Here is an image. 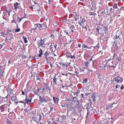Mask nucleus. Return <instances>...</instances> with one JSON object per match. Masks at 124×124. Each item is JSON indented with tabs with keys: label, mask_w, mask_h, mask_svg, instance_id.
<instances>
[{
	"label": "nucleus",
	"mask_w": 124,
	"mask_h": 124,
	"mask_svg": "<svg viewBox=\"0 0 124 124\" xmlns=\"http://www.w3.org/2000/svg\"><path fill=\"white\" fill-rule=\"evenodd\" d=\"M41 89L38 88L34 92V94L36 95H38L39 91L41 90Z\"/></svg>",
	"instance_id": "25"
},
{
	"label": "nucleus",
	"mask_w": 124,
	"mask_h": 124,
	"mask_svg": "<svg viewBox=\"0 0 124 124\" xmlns=\"http://www.w3.org/2000/svg\"><path fill=\"white\" fill-rule=\"evenodd\" d=\"M99 29L97 28H96L95 29V30H96V32H97L98 34H100V32L99 31Z\"/></svg>",
	"instance_id": "45"
},
{
	"label": "nucleus",
	"mask_w": 124,
	"mask_h": 124,
	"mask_svg": "<svg viewBox=\"0 0 124 124\" xmlns=\"http://www.w3.org/2000/svg\"><path fill=\"white\" fill-rule=\"evenodd\" d=\"M20 31V28H17L15 30V32H18Z\"/></svg>",
	"instance_id": "50"
},
{
	"label": "nucleus",
	"mask_w": 124,
	"mask_h": 124,
	"mask_svg": "<svg viewBox=\"0 0 124 124\" xmlns=\"http://www.w3.org/2000/svg\"><path fill=\"white\" fill-rule=\"evenodd\" d=\"M10 99L11 100L14 101H16V99H17V98H16V96H14L13 95L12 96H11L10 97Z\"/></svg>",
	"instance_id": "16"
},
{
	"label": "nucleus",
	"mask_w": 124,
	"mask_h": 124,
	"mask_svg": "<svg viewBox=\"0 0 124 124\" xmlns=\"http://www.w3.org/2000/svg\"><path fill=\"white\" fill-rule=\"evenodd\" d=\"M75 14V16L74 17V18L75 21H76L78 19L79 16L78 15L76 14V13Z\"/></svg>",
	"instance_id": "27"
},
{
	"label": "nucleus",
	"mask_w": 124,
	"mask_h": 124,
	"mask_svg": "<svg viewBox=\"0 0 124 124\" xmlns=\"http://www.w3.org/2000/svg\"><path fill=\"white\" fill-rule=\"evenodd\" d=\"M23 38L24 39V42L25 43H27L28 42V41L27 40V38L25 37L24 36L23 37Z\"/></svg>",
	"instance_id": "37"
},
{
	"label": "nucleus",
	"mask_w": 124,
	"mask_h": 124,
	"mask_svg": "<svg viewBox=\"0 0 124 124\" xmlns=\"http://www.w3.org/2000/svg\"><path fill=\"white\" fill-rule=\"evenodd\" d=\"M42 51L41 49H40L39 51V54L38 55V56L39 57H41L42 56V55L43 54Z\"/></svg>",
	"instance_id": "26"
},
{
	"label": "nucleus",
	"mask_w": 124,
	"mask_h": 124,
	"mask_svg": "<svg viewBox=\"0 0 124 124\" xmlns=\"http://www.w3.org/2000/svg\"><path fill=\"white\" fill-rule=\"evenodd\" d=\"M5 107V105H2L0 106V110L1 112L4 111V108Z\"/></svg>",
	"instance_id": "22"
},
{
	"label": "nucleus",
	"mask_w": 124,
	"mask_h": 124,
	"mask_svg": "<svg viewBox=\"0 0 124 124\" xmlns=\"http://www.w3.org/2000/svg\"><path fill=\"white\" fill-rule=\"evenodd\" d=\"M3 67L2 66L0 65V79L1 78V77L3 76L4 70V69L2 68Z\"/></svg>",
	"instance_id": "9"
},
{
	"label": "nucleus",
	"mask_w": 124,
	"mask_h": 124,
	"mask_svg": "<svg viewBox=\"0 0 124 124\" xmlns=\"http://www.w3.org/2000/svg\"><path fill=\"white\" fill-rule=\"evenodd\" d=\"M117 57V55L116 54V55H115V56H113V57H112V59H114V58H115L116 57Z\"/></svg>",
	"instance_id": "56"
},
{
	"label": "nucleus",
	"mask_w": 124,
	"mask_h": 124,
	"mask_svg": "<svg viewBox=\"0 0 124 124\" xmlns=\"http://www.w3.org/2000/svg\"><path fill=\"white\" fill-rule=\"evenodd\" d=\"M54 35L53 34H52L50 36H49L48 37H51L52 38H54Z\"/></svg>",
	"instance_id": "49"
},
{
	"label": "nucleus",
	"mask_w": 124,
	"mask_h": 124,
	"mask_svg": "<svg viewBox=\"0 0 124 124\" xmlns=\"http://www.w3.org/2000/svg\"><path fill=\"white\" fill-rule=\"evenodd\" d=\"M104 28L103 29L105 31V32H106V30L108 29V28L105 26H104Z\"/></svg>",
	"instance_id": "47"
},
{
	"label": "nucleus",
	"mask_w": 124,
	"mask_h": 124,
	"mask_svg": "<svg viewBox=\"0 0 124 124\" xmlns=\"http://www.w3.org/2000/svg\"><path fill=\"white\" fill-rule=\"evenodd\" d=\"M34 6V5H32L31 7H29V8H30L31 9H33V6Z\"/></svg>",
	"instance_id": "58"
},
{
	"label": "nucleus",
	"mask_w": 124,
	"mask_h": 124,
	"mask_svg": "<svg viewBox=\"0 0 124 124\" xmlns=\"http://www.w3.org/2000/svg\"><path fill=\"white\" fill-rule=\"evenodd\" d=\"M47 124H53L54 120L52 119L51 121L48 120L47 121Z\"/></svg>",
	"instance_id": "29"
},
{
	"label": "nucleus",
	"mask_w": 124,
	"mask_h": 124,
	"mask_svg": "<svg viewBox=\"0 0 124 124\" xmlns=\"http://www.w3.org/2000/svg\"><path fill=\"white\" fill-rule=\"evenodd\" d=\"M72 99H73V101H77V100L78 99L77 98V97L75 96V97H73Z\"/></svg>",
	"instance_id": "40"
},
{
	"label": "nucleus",
	"mask_w": 124,
	"mask_h": 124,
	"mask_svg": "<svg viewBox=\"0 0 124 124\" xmlns=\"http://www.w3.org/2000/svg\"><path fill=\"white\" fill-rule=\"evenodd\" d=\"M124 86L123 85H121V89H124Z\"/></svg>",
	"instance_id": "62"
},
{
	"label": "nucleus",
	"mask_w": 124,
	"mask_h": 124,
	"mask_svg": "<svg viewBox=\"0 0 124 124\" xmlns=\"http://www.w3.org/2000/svg\"><path fill=\"white\" fill-rule=\"evenodd\" d=\"M73 68L70 66H69L68 68V70L69 71H71L72 70Z\"/></svg>",
	"instance_id": "38"
},
{
	"label": "nucleus",
	"mask_w": 124,
	"mask_h": 124,
	"mask_svg": "<svg viewBox=\"0 0 124 124\" xmlns=\"http://www.w3.org/2000/svg\"><path fill=\"white\" fill-rule=\"evenodd\" d=\"M53 98L54 103L56 104L58 103L59 100V99L55 97L54 96L53 97Z\"/></svg>",
	"instance_id": "13"
},
{
	"label": "nucleus",
	"mask_w": 124,
	"mask_h": 124,
	"mask_svg": "<svg viewBox=\"0 0 124 124\" xmlns=\"http://www.w3.org/2000/svg\"><path fill=\"white\" fill-rule=\"evenodd\" d=\"M49 104L52 106L51 107H50V110L49 111V112H52L54 108V105L51 102Z\"/></svg>",
	"instance_id": "20"
},
{
	"label": "nucleus",
	"mask_w": 124,
	"mask_h": 124,
	"mask_svg": "<svg viewBox=\"0 0 124 124\" xmlns=\"http://www.w3.org/2000/svg\"><path fill=\"white\" fill-rule=\"evenodd\" d=\"M27 92H25V96H26V98L25 100H26V98L27 99H30V98H29V97H27ZM30 98H31L30 97Z\"/></svg>",
	"instance_id": "44"
},
{
	"label": "nucleus",
	"mask_w": 124,
	"mask_h": 124,
	"mask_svg": "<svg viewBox=\"0 0 124 124\" xmlns=\"http://www.w3.org/2000/svg\"><path fill=\"white\" fill-rule=\"evenodd\" d=\"M44 43V39H42L41 38L40 40H38L37 43L38 45L39 46L38 48H39L40 47H41L43 45Z\"/></svg>",
	"instance_id": "2"
},
{
	"label": "nucleus",
	"mask_w": 124,
	"mask_h": 124,
	"mask_svg": "<svg viewBox=\"0 0 124 124\" xmlns=\"http://www.w3.org/2000/svg\"><path fill=\"white\" fill-rule=\"evenodd\" d=\"M42 116H44V114L43 113H42L41 115H40L38 116V117H39V119L38 120V122L40 121V120H41V118L42 117Z\"/></svg>",
	"instance_id": "30"
},
{
	"label": "nucleus",
	"mask_w": 124,
	"mask_h": 124,
	"mask_svg": "<svg viewBox=\"0 0 124 124\" xmlns=\"http://www.w3.org/2000/svg\"><path fill=\"white\" fill-rule=\"evenodd\" d=\"M18 5L19 4L17 2L14 3V6L15 10H16L18 8H19Z\"/></svg>",
	"instance_id": "15"
},
{
	"label": "nucleus",
	"mask_w": 124,
	"mask_h": 124,
	"mask_svg": "<svg viewBox=\"0 0 124 124\" xmlns=\"http://www.w3.org/2000/svg\"><path fill=\"white\" fill-rule=\"evenodd\" d=\"M32 98H30V99H27L26 98V100H25V103L26 104L27 103L28 104H30V103L31 102Z\"/></svg>",
	"instance_id": "19"
},
{
	"label": "nucleus",
	"mask_w": 124,
	"mask_h": 124,
	"mask_svg": "<svg viewBox=\"0 0 124 124\" xmlns=\"http://www.w3.org/2000/svg\"><path fill=\"white\" fill-rule=\"evenodd\" d=\"M82 28L83 29L85 28V29H87V27L86 26H82Z\"/></svg>",
	"instance_id": "57"
},
{
	"label": "nucleus",
	"mask_w": 124,
	"mask_h": 124,
	"mask_svg": "<svg viewBox=\"0 0 124 124\" xmlns=\"http://www.w3.org/2000/svg\"><path fill=\"white\" fill-rule=\"evenodd\" d=\"M48 84L47 85L45 83L44 85V87L42 89V91H45L46 89L48 90L49 93H50L51 86H49L48 85Z\"/></svg>",
	"instance_id": "7"
},
{
	"label": "nucleus",
	"mask_w": 124,
	"mask_h": 124,
	"mask_svg": "<svg viewBox=\"0 0 124 124\" xmlns=\"http://www.w3.org/2000/svg\"><path fill=\"white\" fill-rule=\"evenodd\" d=\"M89 93H85L84 95H85V96L86 97L87 96L89 95Z\"/></svg>",
	"instance_id": "60"
},
{
	"label": "nucleus",
	"mask_w": 124,
	"mask_h": 124,
	"mask_svg": "<svg viewBox=\"0 0 124 124\" xmlns=\"http://www.w3.org/2000/svg\"><path fill=\"white\" fill-rule=\"evenodd\" d=\"M113 7L114 8H117V4L116 3H115L113 5Z\"/></svg>",
	"instance_id": "36"
},
{
	"label": "nucleus",
	"mask_w": 124,
	"mask_h": 124,
	"mask_svg": "<svg viewBox=\"0 0 124 124\" xmlns=\"http://www.w3.org/2000/svg\"><path fill=\"white\" fill-rule=\"evenodd\" d=\"M15 16H16V15L14 14L13 17L14 19L11 21V23H15L16 24H19L21 21L22 19H23V18H21L19 17L16 18Z\"/></svg>",
	"instance_id": "1"
},
{
	"label": "nucleus",
	"mask_w": 124,
	"mask_h": 124,
	"mask_svg": "<svg viewBox=\"0 0 124 124\" xmlns=\"http://www.w3.org/2000/svg\"><path fill=\"white\" fill-rule=\"evenodd\" d=\"M93 47V46H91L90 47H88L87 46V45L84 44H83L82 45V47L83 48L86 49L87 48L89 49H91V47Z\"/></svg>",
	"instance_id": "14"
},
{
	"label": "nucleus",
	"mask_w": 124,
	"mask_h": 124,
	"mask_svg": "<svg viewBox=\"0 0 124 124\" xmlns=\"http://www.w3.org/2000/svg\"><path fill=\"white\" fill-rule=\"evenodd\" d=\"M71 54L70 53H68V54H67L66 56L70 58V56H71Z\"/></svg>",
	"instance_id": "52"
},
{
	"label": "nucleus",
	"mask_w": 124,
	"mask_h": 124,
	"mask_svg": "<svg viewBox=\"0 0 124 124\" xmlns=\"http://www.w3.org/2000/svg\"><path fill=\"white\" fill-rule=\"evenodd\" d=\"M79 70L80 71V72H82V73L83 74H86L88 71V70L82 66L80 68Z\"/></svg>",
	"instance_id": "3"
},
{
	"label": "nucleus",
	"mask_w": 124,
	"mask_h": 124,
	"mask_svg": "<svg viewBox=\"0 0 124 124\" xmlns=\"http://www.w3.org/2000/svg\"><path fill=\"white\" fill-rule=\"evenodd\" d=\"M74 67L75 68V70L74 72V73L72 74V75L74 76L77 75L79 74V72H77L78 69L76 68L75 66H74Z\"/></svg>",
	"instance_id": "17"
},
{
	"label": "nucleus",
	"mask_w": 124,
	"mask_h": 124,
	"mask_svg": "<svg viewBox=\"0 0 124 124\" xmlns=\"http://www.w3.org/2000/svg\"><path fill=\"white\" fill-rule=\"evenodd\" d=\"M90 61H87L86 62H85L84 63L85 64V68L87 69V70L88 69V67L89 65Z\"/></svg>",
	"instance_id": "18"
},
{
	"label": "nucleus",
	"mask_w": 124,
	"mask_h": 124,
	"mask_svg": "<svg viewBox=\"0 0 124 124\" xmlns=\"http://www.w3.org/2000/svg\"><path fill=\"white\" fill-rule=\"evenodd\" d=\"M38 8L37 9H36L37 10V11L38 12V14H39V12L40 11V8L39 6V5L38 6H37Z\"/></svg>",
	"instance_id": "31"
},
{
	"label": "nucleus",
	"mask_w": 124,
	"mask_h": 124,
	"mask_svg": "<svg viewBox=\"0 0 124 124\" xmlns=\"http://www.w3.org/2000/svg\"><path fill=\"white\" fill-rule=\"evenodd\" d=\"M70 58L71 59H75L76 58L75 56L74 55H71L70 56Z\"/></svg>",
	"instance_id": "46"
},
{
	"label": "nucleus",
	"mask_w": 124,
	"mask_h": 124,
	"mask_svg": "<svg viewBox=\"0 0 124 124\" xmlns=\"http://www.w3.org/2000/svg\"><path fill=\"white\" fill-rule=\"evenodd\" d=\"M57 46V45L56 44H55L54 46V48L53 47V46L52 45H51L50 46V47L51 48V50L52 51V52H54L56 50V48Z\"/></svg>",
	"instance_id": "11"
},
{
	"label": "nucleus",
	"mask_w": 124,
	"mask_h": 124,
	"mask_svg": "<svg viewBox=\"0 0 124 124\" xmlns=\"http://www.w3.org/2000/svg\"><path fill=\"white\" fill-rule=\"evenodd\" d=\"M80 96L81 98L80 100V101H84V102L86 100V97L85 96V95L84 94L81 93L80 95Z\"/></svg>",
	"instance_id": "10"
},
{
	"label": "nucleus",
	"mask_w": 124,
	"mask_h": 124,
	"mask_svg": "<svg viewBox=\"0 0 124 124\" xmlns=\"http://www.w3.org/2000/svg\"><path fill=\"white\" fill-rule=\"evenodd\" d=\"M49 3L50 4H52L53 3V0H48Z\"/></svg>",
	"instance_id": "51"
},
{
	"label": "nucleus",
	"mask_w": 124,
	"mask_h": 124,
	"mask_svg": "<svg viewBox=\"0 0 124 124\" xmlns=\"http://www.w3.org/2000/svg\"><path fill=\"white\" fill-rule=\"evenodd\" d=\"M44 55L45 57H47L49 55V53L47 51L45 53Z\"/></svg>",
	"instance_id": "33"
},
{
	"label": "nucleus",
	"mask_w": 124,
	"mask_h": 124,
	"mask_svg": "<svg viewBox=\"0 0 124 124\" xmlns=\"http://www.w3.org/2000/svg\"><path fill=\"white\" fill-rule=\"evenodd\" d=\"M36 77H37V79L38 80H41V78L40 77V76L39 74L38 75L36 76Z\"/></svg>",
	"instance_id": "41"
},
{
	"label": "nucleus",
	"mask_w": 124,
	"mask_h": 124,
	"mask_svg": "<svg viewBox=\"0 0 124 124\" xmlns=\"http://www.w3.org/2000/svg\"><path fill=\"white\" fill-rule=\"evenodd\" d=\"M120 80H123V79L121 77H119L118 76L116 77L113 78V81H116L117 83H118L120 81V83H121L122 82V81H120Z\"/></svg>",
	"instance_id": "6"
},
{
	"label": "nucleus",
	"mask_w": 124,
	"mask_h": 124,
	"mask_svg": "<svg viewBox=\"0 0 124 124\" xmlns=\"http://www.w3.org/2000/svg\"><path fill=\"white\" fill-rule=\"evenodd\" d=\"M99 43H98L97 44V45L95 46V47H97L98 48H99Z\"/></svg>",
	"instance_id": "54"
},
{
	"label": "nucleus",
	"mask_w": 124,
	"mask_h": 124,
	"mask_svg": "<svg viewBox=\"0 0 124 124\" xmlns=\"http://www.w3.org/2000/svg\"><path fill=\"white\" fill-rule=\"evenodd\" d=\"M75 28L74 26L73 25H71L70 27V28L71 30H73Z\"/></svg>",
	"instance_id": "43"
},
{
	"label": "nucleus",
	"mask_w": 124,
	"mask_h": 124,
	"mask_svg": "<svg viewBox=\"0 0 124 124\" xmlns=\"http://www.w3.org/2000/svg\"><path fill=\"white\" fill-rule=\"evenodd\" d=\"M62 75H65V76H67L68 75V74L67 73H62Z\"/></svg>",
	"instance_id": "61"
},
{
	"label": "nucleus",
	"mask_w": 124,
	"mask_h": 124,
	"mask_svg": "<svg viewBox=\"0 0 124 124\" xmlns=\"http://www.w3.org/2000/svg\"><path fill=\"white\" fill-rule=\"evenodd\" d=\"M86 109L87 110L88 112H89V110H90V108H89L86 107Z\"/></svg>",
	"instance_id": "59"
},
{
	"label": "nucleus",
	"mask_w": 124,
	"mask_h": 124,
	"mask_svg": "<svg viewBox=\"0 0 124 124\" xmlns=\"http://www.w3.org/2000/svg\"><path fill=\"white\" fill-rule=\"evenodd\" d=\"M31 124H38L39 122H38L36 121L34 119L31 120Z\"/></svg>",
	"instance_id": "23"
},
{
	"label": "nucleus",
	"mask_w": 124,
	"mask_h": 124,
	"mask_svg": "<svg viewBox=\"0 0 124 124\" xmlns=\"http://www.w3.org/2000/svg\"><path fill=\"white\" fill-rule=\"evenodd\" d=\"M120 9H121V10H124V7L123 6L122 7L120 8Z\"/></svg>",
	"instance_id": "63"
},
{
	"label": "nucleus",
	"mask_w": 124,
	"mask_h": 124,
	"mask_svg": "<svg viewBox=\"0 0 124 124\" xmlns=\"http://www.w3.org/2000/svg\"><path fill=\"white\" fill-rule=\"evenodd\" d=\"M44 25L45 26V27L46 26V25H45L44 24H34V27H35V28L34 29L36 30L37 29H39L40 28L42 27L43 26H44Z\"/></svg>",
	"instance_id": "4"
},
{
	"label": "nucleus",
	"mask_w": 124,
	"mask_h": 124,
	"mask_svg": "<svg viewBox=\"0 0 124 124\" xmlns=\"http://www.w3.org/2000/svg\"><path fill=\"white\" fill-rule=\"evenodd\" d=\"M5 11L7 13L9 12H11V10L9 8H8L6 7V5L5 6Z\"/></svg>",
	"instance_id": "28"
},
{
	"label": "nucleus",
	"mask_w": 124,
	"mask_h": 124,
	"mask_svg": "<svg viewBox=\"0 0 124 124\" xmlns=\"http://www.w3.org/2000/svg\"><path fill=\"white\" fill-rule=\"evenodd\" d=\"M53 84L55 85H56L57 84V81H56V78L55 76L53 78Z\"/></svg>",
	"instance_id": "24"
},
{
	"label": "nucleus",
	"mask_w": 124,
	"mask_h": 124,
	"mask_svg": "<svg viewBox=\"0 0 124 124\" xmlns=\"http://www.w3.org/2000/svg\"><path fill=\"white\" fill-rule=\"evenodd\" d=\"M117 61L118 62H119L120 61H121L122 60V58H121V57L119 56L118 57H117Z\"/></svg>",
	"instance_id": "42"
},
{
	"label": "nucleus",
	"mask_w": 124,
	"mask_h": 124,
	"mask_svg": "<svg viewBox=\"0 0 124 124\" xmlns=\"http://www.w3.org/2000/svg\"><path fill=\"white\" fill-rule=\"evenodd\" d=\"M72 101V100H71L70 98H67V99H66V103H67V104L66 106L67 105V106H68L67 105V104L71 103Z\"/></svg>",
	"instance_id": "21"
},
{
	"label": "nucleus",
	"mask_w": 124,
	"mask_h": 124,
	"mask_svg": "<svg viewBox=\"0 0 124 124\" xmlns=\"http://www.w3.org/2000/svg\"><path fill=\"white\" fill-rule=\"evenodd\" d=\"M97 124H105L104 123H102L101 122H98Z\"/></svg>",
	"instance_id": "64"
},
{
	"label": "nucleus",
	"mask_w": 124,
	"mask_h": 124,
	"mask_svg": "<svg viewBox=\"0 0 124 124\" xmlns=\"http://www.w3.org/2000/svg\"><path fill=\"white\" fill-rule=\"evenodd\" d=\"M39 98L40 102L42 103L47 102L48 101V99L45 98L44 96L41 97L39 96Z\"/></svg>",
	"instance_id": "5"
},
{
	"label": "nucleus",
	"mask_w": 124,
	"mask_h": 124,
	"mask_svg": "<svg viewBox=\"0 0 124 124\" xmlns=\"http://www.w3.org/2000/svg\"><path fill=\"white\" fill-rule=\"evenodd\" d=\"M114 103H110V107L111 108L113 107V105L114 104Z\"/></svg>",
	"instance_id": "55"
},
{
	"label": "nucleus",
	"mask_w": 124,
	"mask_h": 124,
	"mask_svg": "<svg viewBox=\"0 0 124 124\" xmlns=\"http://www.w3.org/2000/svg\"><path fill=\"white\" fill-rule=\"evenodd\" d=\"M7 124H12V123L11 122L10 120L8 118L7 119Z\"/></svg>",
	"instance_id": "35"
},
{
	"label": "nucleus",
	"mask_w": 124,
	"mask_h": 124,
	"mask_svg": "<svg viewBox=\"0 0 124 124\" xmlns=\"http://www.w3.org/2000/svg\"><path fill=\"white\" fill-rule=\"evenodd\" d=\"M19 102L20 103H23L24 104H25V100H24L23 101H19Z\"/></svg>",
	"instance_id": "48"
},
{
	"label": "nucleus",
	"mask_w": 124,
	"mask_h": 124,
	"mask_svg": "<svg viewBox=\"0 0 124 124\" xmlns=\"http://www.w3.org/2000/svg\"><path fill=\"white\" fill-rule=\"evenodd\" d=\"M86 20L85 17H83V19H80L78 22V23L79 25L82 26L85 24V22Z\"/></svg>",
	"instance_id": "8"
},
{
	"label": "nucleus",
	"mask_w": 124,
	"mask_h": 124,
	"mask_svg": "<svg viewBox=\"0 0 124 124\" xmlns=\"http://www.w3.org/2000/svg\"><path fill=\"white\" fill-rule=\"evenodd\" d=\"M95 13L93 12H90L89 14V15L90 16H91L92 15H95Z\"/></svg>",
	"instance_id": "39"
},
{
	"label": "nucleus",
	"mask_w": 124,
	"mask_h": 124,
	"mask_svg": "<svg viewBox=\"0 0 124 124\" xmlns=\"http://www.w3.org/2000/svg\"><path fill=\"white\" fill-rule=\"evenodd\" d=\"M88 81V79L87 78H86L84 79L82 83L85 84Z\"/></svg>",
	"instance_id": "34"
},
{
	"label": "nucleus",
	"mask_w": 124,
	"mask_h": 124,
	"mask_svg": "<svg viewBox=\"0 0 124 124\" xmlns=\"http://www.w3.org/2000/svg\"><path fill=\"white\" fill-rule=\"evenodd\" d=\"M64 31L65 33H66V35H68V36H69L68 32L67 30H64Z\"/></svg>",
	"instance_id": "53"
},
{
	"label": "nucleus",
	"mask_w": 124,
	"mask_h": 124,
	"mask_svg": "<svg viewBox=\"0 0 124 124\" xmlns=\"http://www.w3.org/2000/svg\"><path fill=\"white\" fill-rule=\"evenodd\" d=\"M95 96L96 95L95 94V93L94 94L93 93L92 94L91 96V98H92L93 101L94 102H95L97 100L96 99V97Z\"/></svg>",
	"instance_id": "12"
},
{
	"label": "nucleus",
	"mask_w": 124,
	"mask_h": 124,
	"mask_svg": "<svg viewBox=\"0 0 124 124\" xmlns=\"http://www.w3.org/2000/svg\"><path fill=\"white\" fill-rule=\"evenodd\" d=\"M78 108L81 111V109L83 108V105L81 104H80L78 106Z\"/></svg>",
	"instance_id": "32"
}]
</instances>
